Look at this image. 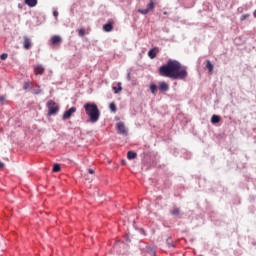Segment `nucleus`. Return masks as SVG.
<instances>
[{
    "instance_id": "9",
    "label": "nucleus",
    "mask_w": 256,
    "mask_h": 256,
    "mask_svg": "<svg viewBox=\"0 0 256 256\" xmlns=\"http://www.w3.org/2000/svg\"><path fill=\"white\" fill-rule=\"evenodd\" d=\"M103 31H105L106 33H111V31H113V23L108 22L107 24H104Z\"/></svg>"
},
{
    "instance_id": "19",
    "label": "nucleus",
    "mask_w": 256,
    "mask_h": 256,
    "mask_svg": "<svg viewBox=\"0 0 256 256\" xmlns=\"http://www.w3.org/2000/svg\"><path fill=\"white\" fill-rule=\"evenodd\" d=\"M123 88L121 87V82L118 83V88L116 86L113 87L114 93H119Z\"/></svg>"
},
{
    "instance_id": "12",
    "label": "nucleus",
    "mask_w": 256,
    "mask_h": 256,
    "mask_svg": "<svg viewBox=\"0 0 256 256\" xmlns=\"http://www.w3.org/2000/svg\"><path fill=\"white\" fill-rule=\"evenodd\" d=\"M127 159H129L130 161L133 159H137V153L133 152V151H129L127 153Z\"/></svg>"
},
{
    "instance_id": "1",
    "label": "nucleus",
    "mask_w": 256,
    "mask_h": 256,
    "mask_svg": "<svg viewBox=\"0 0 256 256\" xmlns=\"http://www.w3.org/2000/svg\"><path fill=\"white\" fill-rule=\"evenodd\" d=\"M159 75L161 77H168L169 79L181 80L187 79L189 73L186 66H181V62L177 60H168L165 65L159 68Z\"/></svg>"
},
{
    "instance_id": "29",
    "label": "nucleus",
    "mask_w": 256,
    "mask_h": 256,
    "mask_svg": "<svg viewBox=\"0 0 256 256\" xmlns=\"http://www.w3.org/2000/svg\"><path fill=\"white\" fill-rule=\"evenodd\" d=\"M53 15H54V17L57 19V17H59V12H58V11H54V12H53Z\"/></svg>"
},
{
    "instance_id": "20",
    "label": "nucleus",
    "mask_w": 256,
    "mask_h": 256,
    "mask_svg": "<svg viewBox=\"0 0 256 256\" xmlns=\"http://www.w3.org/2000/svg\"><path fill=\"white\" fill-rule=\"evenodd\" d=\"M53 171L54 173H59V171H61V166H59V164H54Z\"/></svg>"
},
{
    "instance_id": "28",
    "label": "nucleus",
    "mask_w": 256,
    "mask_h": 256,
    "mask_svg": "<svg viewBox=\"0 0 256 256\" xmlns=\"http://www.w3.org/2000/svg\"><path fill=\"white\" fill-rule=\"evenodd\" d=\"M34 93L39 95V93H41V88L37 87V89H34Z\"/></svg>"
},
{
    "instance_id": "15",
    "label": "nucleus",
    "mask_w": 256,
    "mask_h": 256,
    "mask_svg": "<svg viewBox=\"0 0 256 256\" xmlns=\"http://www.w3.org/2000/svg\"><path fill=\"white\" fill-rule=\"evenodd\" d=\"M148 56L150 57V59H155L157 57V54L155 53V49L149 50Z\"/></svg>"
},
{
    "instance_id": "23",
    "label": "nucleus",
    "mask_w": 256,
    "mask_h": 256,
    "mask_svg": "<svg viewBox=\"0 0 256 256\" xmlns=\"http://www.w3.org/2000/svg\"><path fill=\"white\" fill-rule=\"evenodd\" d=\"M78 35H79V37H85V29H79Z\"/></svg>"
},
{
    "instance_id": "32",
    "label": "nucleus",
    "mask_w": 256,
    "mask_h": 256,
    "mask_svg": "<svg viewBox=\"0 0 256 256\" xmlns=\"http://www.w3.org/2000/svg\"><path fill=\"white\" fill-rule=\"evenodd\" d=\"M152 255H155V251H152Z\"/></svg>"
},
{
    "instance_id": "13",
    "label": "nucleus",
    "mask_w": 256,
    "mask_h": 256,
    "mask_svg": "<svg viewBox=\"0 0 256 256\" xmlns=\"http://www.w3.org/2000/svg\"><path fill=\"white\" fill-rule=\"evenodd\" d=\"M171 215H174V217H179L181 211L179 210V208L174 207L172 210H170Z\"/></svg>"
},
{
    "instance_id": "5",
    "label": "nucleus",
    "mask_w": 256,
    "mask_h": 256,
    "mask_svg": "<svg viewBox=\"0 0 256 256\" xmlns=\"http://www.w3.org/2000/svg\"><path fill=\"white\" fill-rule=\"evenodd\" d=\"M50 43L51 45H54V46L61 45V43H63V39L59 35H54L51 37Z\"/></svg>"
},
{
    "instance_id": "22",
    "label": "nucleus",
    "mask_w": 256,
    "mask_h": 256,
    "mask_svg": "<svg viewBox=\"0 0 256 256\" xmlns=\"http://www.w3.org/2000/svg\"><path fill=\"white\" fill-rule=\"evenodd\" d=\"M138 11H139V13H141L142 15H147V13H149V10H148L147 8H145V9H139Z\"/></svg>"
},
{
    "instance_id": "31",
    "label": "nucleus",
    "mask_w": 256,
    "mask_h": 256,
    "mask_svg": "<svg viewBox=\"0 0 256 256\" xmlns=\"http://www.w3.org/2000/svg\"><path fill=\"white\" fill-rule=\"evenodd\" d=\"M5 167V164L3 162H0V169H3Z\"/></svg>"
},
{
    "instance_id": "2",
    "label": "nucleus",
    "mask_w": 256,
    "mask_h": 256,
    "mask_svg": "<svg viewBox=\"0 0 256 256\" xmlns=\"http://www.w3.org/2000/svg\"><path fill=\"white\" fill-rule=\"evenodd\" d=\"M84 109L86 115L89 117L90 123H97V121H99V117H101V111H99L97 104L86 103L84 104Z\"/></svg>"
},
{
    "instance_id": "8",
    "label": "nucleus",
    "mask_w": 256,
    "mask_h": 256,
    "mask_svg": "<svg viewBox=\"0 0 256 256\" xmlns=\"http://www.w3.org/2000/svg\"><path fill=\"white\" fill-rule=\"evenodd\" d=\"M32 45L33 44L31 42V39H29V37H27V36H24V43H23L24 49L29 50V49H31Z\"/></svg>"
},
{
    "instance_id": "18",
    "label": "nucleus",
    "mask_w": 256,
    "mask_h": 256,
    "mask_svg": "<svg viewBox=\"0 0 256 256\" xmlns=\"http://www.w3.org/2000/svg\"><path fill=\"white\" fill-rule=\"evenodd\" d=\"M109 109L110 111H112V113H117V106L115 105V103H110Z\"/></svg>"
},
{
    "instance_id": "6",
    "label": "nucleus",
    "mask_w": 256,
    "mask_h": 256,
    "mask_svg": "<svg viewBox=\"0 0 256 256\" xmlns=\"http://www.w3.org/2000/svg\"><path fill=\"white\" fill-rule=\"evenodd\" d=\"M77 112V108L71 107L68 111L64 112L63 119H71L73 113Z\"/></svg>"
},
{
    "instance_id": "10",
    "label": "nucleus",
    "mask_w": 256,
    "mask_h": 256,
    "mask_svg": "<svg viewBox=\"0 0 256 256\" xmlns=\"http://www.w3.org/2000/svg\"><path fill=\"white\" fill-rule=\"evenodd\" d=\"M159 91H169V84H167V82H160Z\"/></svg>"
},
{
    "instance_id": "27",
    "label": "nucleus",
    "mask_w": 256,
    "mask_h": 256,
    "mask_svg": "<svg viewBox=\"0 0 256 256\" xmlns=\"http://www.w3.org/2000/svg\"><path fill=\"white\" fill-rule=\"evenodd\" d=\"M7 57H8L7 53H3V54H1L0 59L2 61H5V59H7Z\"/></svg>"
},
{
    "instance_id": "25",
    "label": "nucleus",
    "mask_w": 256,
    "mask_h": 256,
    "mask_svg": "<svg viewBox=\"0 0 256 256\" xmlns=\"http://www.w3.org/2000/svg\"><path fill=\"white\" fill-rule=\"evenodd\" d=\"M245 19H249V14H243L240 18V21H245Z\"/></svg>"
},
{
    "instance_id": "24",
    "label": "nucleus",
    "mask_w": 256,
    "mask_h": 256,
    "mask_svg": "<svg viewBox=\"0 0 256 256\" xmlns=\"http://www.w3.org/2000/svg\"><path fill=\"white\" fill-rule=\"evenodd\" d=\"M168 247H175V245L173 244V241L171 240V238H168L166 241Z\"/></svg>"
},
{
    "instance_id": "21",
    "label": "nucleus",
    "mask_w": 256,
    "mask_h": 256,
    "mask_svg": "<svg viewBox=\"0 0 256 256\" xmlns=\"http://www.w3.org/2000/svg\"><path fill=\"white\" fill-rule=\"evenodd\" d=\"M155 8V3H153V1H151L148 5H147V10H149V11H152V9H154Z\"/></svg>"
},
{
    "instance_id": "34",
    "label": "nucleus",
    "mask_w": 256,
    "mask_h": 256,
    "mask_svg": "<svg viewBox=\"0 0 256 256\" xmlns=\"http://www.w3.org/2000/svg\"><path fill=\"white\" fill-rule=\"evenodd\" d=\"M25 89H27V84L24 86Z\"/></svg>"
},
{
    "instance_id": "11",
    "label": "nucleus",
    "mask_w": 256,
    "mask_h": 256,
    "mask_svg": "<svg viewBox=\"0 0 256 256\" xmlns=\"http://www.w3.org/2000/svg\"><path fill=\"white\" fill-rule=\"evenodd\" d=\"M24 3L28 7H37V0H24Z\"/></svg>"
},
{
    "instance_id": "16",
    "label": "nucleus",
    "mask_w": 256,
    "mask_h": 256,
    "mask_svg": "<svg viewBox=\"0 0 256 256\" xmlns=\"http://www.w3.org/2000/svg\"><path fill=\"white\" fill-rule=\"evenodd\" d=\"M206 68L208 69L209 73H213V64H211V61H207Z\"/></svg>"
},
{
    "instance_id": "14",
    "label": "nucleus",
    "mask_w": 256,
    "mask_h": 256,
    "mask_svg": "<svg viewBox=\"0 0 256 256\" xmlns=\"http://www.w3.org/2000/svg\"><path fill=\"white\" fill-rule=\"evenodd\" d=\"M219 121H221V117L220 116H217V115H213L212 116L211 123H213L215 125L216 123H219Z\"/></svg>"
},
{
    "instance_id": "33",
    "label": "nucleus",
    "mask_w": 256,
    "mask_h": 256,
    "mask_svg": "<svg viewBox=\"0 0 256 256\" xmlns=\"http://www.w3.org/2000/svg\"><path fill=\"white\" fill-rule=\"evenodd\" d=\"M25 89H27V84L24 86Z\"/></svg>"
},
{
    "instance_id": "4",
    "label": "nucleus",
    "mask_w": 256,
    "mask_h": 256,
    "mask_svg": "<svg viewBox=\"0 0 256 256\" xmlns=\"http://www.w3.org/2000/svg\"><path fill=\"white\" fill-rule=\"evenodd\" d=\"M116 129L120 135H127V128L125 127V123L118 122L116 125Z\"/></svg>"
},
{
    "instance_id": "3",
    "label": "nucleus",
    "mask_w": 256,
    "mask_h": 256,
    "mask_svg": "<svg viewBox=\"0 0 256 256\" xmlns=\"http://www.w3.org/2000/svg\"><path fill=\"white\" fill-rule=\"evenodd\" d=\"M47 108H48V115H57V113H59V105H57V103H55V101L50 100L47 103Z\"/></svg>"
},
{
    "instance_id": "17",
    "label": "nucleus",
    "mask_w": 256,
    "mask_h": 256,
    "mask_svg": "<svg viewBox=\"0 0 256 256\" xmlns=\"http://www.w3.org/2000/svg\"><path fill=\"white\" fill-rule=\"evenodd\" d=\"M150 91H151V93H152L153 95H157V85L152 84V85L150 86Z\"/></svg>"
},
{
    "instance_id": "30",
    "label": "nucleus",
    "mask_w": 256,
    "mask_h": 256,
    "mask_svg": "<svg viewBox=\"0 0 256 256\" xmlns=\"http://www.w3.org/2000/svg\"><path fill=\"white\" fill-rule=\"evenodd\" d=\"M88 173H90V175H93V173H95V170L89 169V170H88Z\"/></svg>"
},
{
    "instance_id": "7",
    "label": "nucleus",
    "mask_w": 256,
    "mask_h": 256,
    "mask_svg": "<svg viewBox=\"0 0 256 256\" xmlns=\"http://www.w3.org/2000/svg\"><path fill=\"white\" fill-rule=\"evenodd\" d=\"M34 73L35 75H43V73H45V68L43 65H36L34 66Z\"/></svg>"
},
{
    "instance_id": "26",
    "label": "nucleus",
    "mask_w": 256,
    "mask_h": 256,
    "mask_svg": "<svg viewBox=\"0 0 256 256\" xmlns=\"http://www.w3.org/2000/svg\"><path fill=\"white\" fill-rule=\"evenodd\" d=\"M6 98L5 96H0V105H5Z\"/></svg>"
}]
</instances>
